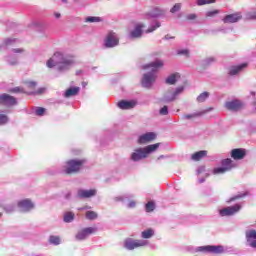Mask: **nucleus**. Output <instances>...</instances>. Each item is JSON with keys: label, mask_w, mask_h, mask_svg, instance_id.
Here are the masks:
<instances>
[{"label": "nucleus", "mask_w": 256, "mask_h": 256, "mask_svg": "<svg viewBox=\"0 0 256 256\" xmlns=\"http://www.w3.org/2000/svg\"><path fill=\"white\" fill-rule=\"evenodd\" d=\"M163 65H164L163 60H156L154 62H151L150 64L143 66V69H150L152 73L144 74L141 82L142 87H146L147 89H149V87H151L153 83H155V79H157V76H155L154 73L157 70L161 69Z\"/></svg>", "instance_id": "nucleus-1"}, {"label": "nucleus", "mask_w": 256, "mask_h": 256, "mask_svg": "<svg viewBox=\"0 0 256 256\" xmlns=\"http://www.w3.org/2000/svg\"><path fill=\"white\" fill-rule=\"evenodd\" d=\"M73 57H65L61 52H56L52 58L47 61V67L50 69L55 67V65H59V71H63V69H67L69 65H73Z\"/></svg>", "instance_id": "nucleus-2"}, {"label": "nucleus", "mask_w": 256, "mask_h": 256, "mask_svg": "<svg viewBox=\"0 0 256 256\" xmlns=\"http://www.w3.org/2000/svg\"><path fill=\"white\" fill-rule=\"evenodd\" d=\"M85 159H70L66 161V164L63 169L64 175H75L79 173L81 169H83V165H85Z\"/></svg>", "instance_id": "nucleus-3"}, {"label": "nucleus", "mask_w": 256, "mask_h": 256, "mask_svg": "<svg viewBox=\"0 0 256 256\" xmlns=\"http://www.w3.org/2000/svg\"><path fill=\"white\" fill-rule=\"evenodd\" d=\"M183 91H185L184 86L177 87L175 91L168 90L167 92H165L162 101H164V103H171L172 101H175L177 99V96L181 95Z\"/></svg>", "instance_id": "nucleus-4"}, {"label": "nucleus", "mask_w": 256, "mask_h": 256, "mask_svg": "<svg viewBox=\"0 0 256 256\" xmlns=\"http://www.w3.org/2000/svg\"><path fill=\"white\" fill-rule=\"evenodd\" d=\"M241 211V204H235L219 210L220 217H232Z\"/></svg>", "instance_id": "nucleus-5"}, {"label": "nucleus", "mask_w": 256, "mask_h": 256, "mask_svg": "<svg viewBox=\"0 0 256 256\" xmlns=\"http://www.w3.org/2000/svg\"><path fill=\"white\" fill-rule=\"evenodd\" d=\"M147 243L143 240H134L131 238H128L124 242V247L128 249L129 251H133V249H137L138 247H145Z\"/></svg>", "instance_id": "nucleus-6"}, {"label": "nucleus", "mask_w": 256, "mask_h": 256, "mask_svg": "<svg viewBox=\"0 0 256 256\" xmlns=\"http://www.w3.org/2000/svg\"><path fill=\"white\" fill-rule=\"evenodd\" d=\"M198 251H204L206 253H213L214 255H219L223 253L225 249L221 245H218V246L207 245V246L199 247Z\"/></svg>", "instance_id": "nucleus-7"}, {"label": "nucleus", "mask_w": 256, "mask_h": 256, "mask_svg": "<svg viewBox=\"0 0 256 256\" xmlns=\"http://www.w3.org/2000/svg\"><path fill=\"white\" fill-rule=\"evenodd\" d=\"M0 105H4V107H13V105H17V99L9 94L0 95Z\"/></svg>", "instance_id": "nucleus-8"}, {"label": "nucleus", "mask_w": 256, "mask_h": 256, "mask_svg": "<svg viewBox=\"0 0 256 256\" xmlns=\"http://www.w3.org/2000/svg\"><path fill=\"white\" fill-rule=\"evenodd\" d=\"M119 45V38L115 32H109L106 39H105V47H117Z\"/></svg>", "instance_id": "nucleus-9"}, {"label": "nucleus", "mask_w": 256, "mask_h": 256, "mask_svg": "<svg viewBox=\"0 0 256 256\" xmlns=\"http://www.w3.org/2000/svg\"><path fill=\"white\" fill-rule=\"evenodd\" d=\"M157 139V134L155 132H148L139 137L138 143L139 145H143L145 143H151V141H155Z\"/></svg>", "instance_id": "nucleus-10"}, {"label": "nucleus", "mask_w": 256, "mask_h": 256, "mask_svg": "<svg viewBox=\"0 0 256 256\" xmlns=\"http://www.w3.org/2000/svg\"><path fill=\"white\" fill-rule=\"evenodd\" d=\"M137 105V101L135 100H121L117 103V107L122 110L134 109Z\"/></svg>", "instance_id": "nucleus-11"}, {"label": "nucleus", "mask_w": 256, "mask_h": 256, "mask_svg": "<svg viewBox=\"0 0 256 256\" xmlns=\"http://www.w3.org/2000/svg\"><path fill=\"white\" fill-rule=\"evenodd\" d=\"M148 155L145 148H138L132 153L131 159L132 161H141V159H146Z\"/></svg>", "instance_id": "nucleus-12"}, {"label": "nucleus", "mask_w": 256, "mask_h": 256, "mask_svg": "<svg viewBox=\"0 0 256 256\" xmlns=\"http://www.w3.org/2000/svg\"><path fill=\"white\" fill-rule=\"evenodd\" d=\"M225 107L228 109V111H241V109H243V103H241L239 100H233L226 102Z\"/></svg>", "instance_id": "nucleus-13"}, {"label": "nucleus", "mask_w": 256, "mask_h": 256, "mask_svg": "<svg viewBox=\"0 0 256 256\" xmlns=\"http://www.w3.org/2000/svg\"><path fill=\"white\" fill-rule=\"evenodd\" d=\"M245 155H247L245 149L236 148L231 151V157L235 161H241V159H245Z\"/></svg>", "instance_id": "nucleus-14"}, {"label": "nucleus", "mask_w": 256, "mask_h": 256, "mask_svg": "<svg viewBox=\"0 0 256 256\" xmlns=\"http://www.w3.org/2000/svg\"><path fill=\"white\" fill-rule=\"evenodd\" d=\"M243 19V16L241 13L237 12L234 14L226 15L223 19L224 23H237V21H241Z\"/></svg>", "instance_id": "nucleus-15"}, {"label": "nucleus", "mask_w": 256, "mask_h": 256, "mask_svg": "<svg viewBox=\"0 0 256 256\" xmlns=\"http://www.w3.org/2000/svg\"><path fill=\"white\" fill-rule=\"evenodd\" d=\"M97 195V190L90 189V190H78V197L80 199H89L91 197H95Z\"/></svg>", "instance_id": "nucleus-16"}, {"label": "nucleus", "mask_w": 256, "mask_h": 256, "mask_svg": "<svg viewBox=\"0 0 256 256\" xmlns=\"http://www.w3.org/2000/svg\"><path fill=\"white\" fill-rule=\"evenodd\" d=\"M145 25L143 24H136L134 30L130 32L131 39H139L143 35V28Z\"/></svg>", "instance_id": "nucleus-17"}, {"label": "nucleus", "mask_w": 256, "mask_h": 256, "mask_svg": "<svg viewBox=\"0 0 256 256\" xmlns=\"http://www.w3.org/2000/svg\"><path fill=\"white\" fill-rule=\"evenodd\" d=\"M246 239L249 242L250 247L256 249V230L247 231Z\"/></svg>", "instance_id": "nucleus-18"}, {"label": "nucleus", "mask_w": 256, "mask_h": 256, "mask_svg": "<svg viewBox=\"0 0 256 256\" xmlns=\"http://www.w3.org/2000/svg\"><path fill=\"white\" fill-rule=\"evenodd\" d=\"M18 207H20V209H22V211H31V209H33V207H35V205L33 204V202H31V200L26 199V200H22L18 203Z\"/></svg>", "instance_id": "nucleus-19"}, {"label": "nucleus", "mask_w": 256, "mask_h": 256, "mask_svg": "<svg viewBox=\"0 0 256 256\" xmlns=\"http://www.w3.org/2000/svg\"><path fill=\"white\" fill-rule=\"evenodd\" d=\"M221 165L227 171H231V169H235V167H237V165L230 158L222 160Z\"/></svg>", "instance_id": "nucleus-20"}, {"label": "nucleus", "mask_w": 256, "mask_h": 256, "mask_svg": "<svg viewBox=\"0 0 256 256\" xmlns=\"http://www.w3.org/2000/svg\"><path fill=\"white\" fill-rule=\"evenodd\" d=\"M79 91V87L68 88L64 93V97H66V99H69V97H75V95H79Z\"/></svg>", "instance_id": "nucleus-21"}, {"label": "nucleus", "mask_w": 256, "mask_h": 256, "mask_svg": "<svg viewBox=\"0 0 256 256\" xmlns=\"http://www.w3.org/2000/svg\"><path fill=\"white\" fill-rule=\"evenodd\" d=\"M247 67V63L240 64L238 66H232L229 71V75H237L240 71H243Z\"/></svg>", "instance_id": "nucleus-22"}, {"label": "nucleus", "mask_w": 256, "mask_h": 256, "mask_svg": "<svg viewBox=\"0 0 256 256\" xmlns=\"http://www.w3.org/2000/svg\"><path fill=\"white\" fill-rule=\"evenodd\" d=\"M204 157H207V151L201 150L192 154L191 159L192 161H201Z\"/></svg>", "instance_id": "nucleus-23"}, {"label": "nucleus", "mask_w": 256, "mask_h": 256, "mask_svg": "<svg viewBox=\"0 0 256 256\" xmlns=\"http://www.w3.org/2000/svg\"><path fill=\"white\" fill-rule=\"evenodd\" d=\"M179 77H181L179 75V73H174V74L168 76L166 79L167 85H175L177 83V79H179Z\"/></svg>", "instance_id": "nucleus-24"}, {"label": "nucleus", "mask_w": 256, "mask_h": 256, "mask_svg": "<svg viewBox=\"0 0 256 256\" xmlns=\"http://www.w3.org/2000/svg\"><path fill=\"white\" fill-rule=\"evenodd\" d=\"M249 195V191L240 192L237 195L231 197L228 203H233V201H239V199H243Z\"/></svg>", "instance_id": "nucleus-25"}, {"label": "nucleus", "mask_w": 256, "mask_h": 256, "mask_svg": "<svg viewBox=\"0 0 256 256\" xmlns=\"http://www.w3.org/2000/svg\"><path fill=\"white\" fill-rule=\"evenodd\" d=\"M144 149L146 153L149 155V153H152V151H157V149H159V143L148 145Z\"/></svg>", "instance_id": "nucleus-26"}, {"label": "nucleus", "mask_w": 256, "mask_h": 256, "mask_svg": "<svg viewBox=\"0 0 256 256\" xmlns=\"http://www.w3.org/2000/svg\"><path fill=\"white\" fill-rule=\"evenodd\" d=\"M97 217H99V215L95 211L86 212V219H88L89 221H94V219H97Z\"/></svg>", "instance_id": "nucleus-27"}, {"label": "nucleus", "mask_w": 256, "mask_h": 256, "mask_svg": "<svg viewBox=\"0 0 256 256\" xmlns=\"http://www.w3.org/2000/svg\"><path fill=\"white\" fill-rule=\"evenodd\" d=\"M73 219H75V214L73 212H67L64 215V222L65 223H71V221H73Z\"/></svg>", "instance_id": "nucleus-28"}, {"label": "nucleus", "mask_w": 256, "mask_h": 256, "mask_svg": "<svg viewBox=\"0 0 256 256\" xmlns=\"http://www.w3.org/2000/svg\"><path fill=\"white\" fill-rule=\"evenodd\" d=\"M49 243H51V245H60L61 238L59 236L52 235L49 237Z\"/></svg>", "instance_id": "nucleus-29"}, {"label": "nucleus", "mask_w": 256, "mask_h": 256, "mask_svg": "<svg viewBox=\"0 0 256 256\" xmlns=\"http://www.w3.org/2000/svg\"><path fill=\"white\" fill-rule=\"evenodd\" d=\"M87 232H85V229H82L81 231H79L76 235V239H78V241H83V239H87Z\"/></svg>", "instance_id": "nucleus-30"}, {"label": "nucleus", "mask_w": 256, "mask_h": 256, "mask_svg": "<svg viewBox=\"0 0 256 256\" xmlns=\"http://www.w3.org/2000/svg\"><path fill=\"white\" fill-rule=\"evenodd\" d=\"M151 237H153V229H148L142 232L143 239H151Z\"/></svg>", "instance_id": "nucleus-31"}, {"label": "nucleus", "mask_w": 256, "mask_h": 256, "mask_svg": "<svg viewBox=\"0 0 256 256\" xmlns=\"http://www.w3.org/2000/svg\"><path fill=\"white\" fill-rule=\"evenodd\" d=\"M209 97V92H203L197 97L199 103H203Z\"/></svg>", "instance_id": "nucleus-32"}, {"label": "nucleus", "mask_w": 256, "mask_h": 256, "mask_svg": "<svg viewBox=\"0 0 256 256\" xmlns=\"http://www.w3.org/2000/svg\"><path fill=\"white\" fill-rule=\"evenodd\" d=\"M26 87H27V89H30V91H35V89L37 87V82L28 81V82H26Z\"/></svg>", "instance_id": "nucleus-33"}, {"label": "nucleus", "mask_w": 256, "mask_h": 256, "mask_svg": "<svg viewBox=\"0 0 256 256\" xmlns=\"http://www.w3.org/2000/svg\"><path fill=\"white\" fill-rule=\"evenodd\" d=\"M146 211L147 213H151V211H155V202H148L146 204Z\"/></svg>", "instance_id": "nucleus-34"}, {"label": "nucleus", "mask_w": 256, "mask_h": 256, "mask_svg": "<svg viewBox=\"0 0 256 256\" xmlns=\"http://www.w3.org/2000/svg\"><path fill=\"white\" fill-rule=\"evenodd\" d=\"M84 231L86 232V235L89 237V235H93L94 233H97V228L88 227V228H84Z\"/></svg>", "instance_id": "nucleus-35"}, {"label": "nucleus", "mask_w": 256, "mask_h": 256, "mask_svg": "<svg viewBox=\"0 0 256 256\" xmlns=\"http://www.w3.org/2000/svg\"><path fill=\"white\" fill-rule=\"evenodd\" d=\"M211 3H215V0H197L198 6L209 5Z\"/></svg>", "instance_id": "nucleus-36"}, {"label": "nucleus", "mask_w": 256, "mask_h": 256, "mask_svg": "<svg viewBox=\"0 0 256 256\" xmlns=\"http://www.w3.org/2000/svg\"><path fill=\"white\" fill-rule=\"evenodd\" d=\"M9 122V117L5 114H0V125H5Z\"/></svg>", "instance_id": "nucleus-37"}, {"label": "nucleus", "mask_w": 256, "mask_h": 256, "mask_svg": "<svg viewBox=\"0 0 256 256\" xmlns=\"http://www.w3.org/2000/svg\"><path fill=\"white\" fill-rule=\"evenodd\" d=\"M214 175H219V173H227V170L222 166V167H218L215 168L213 170Z\"/></svg>", "instance_id": "nucleus-38"}, {"label": "nucleus", "mask_w": 256, "mask_h": 256, "mask_svg": "<svg viewBox=\"0 0 256 256\" xmlns=\"http://www.w3.org/2000/svg\"><path fill=\"white\" fill-rule=\"evenodd\" d=\"M161 27V23L157 22L155 26H152L146 30V33H153L156 29H159Z\"/></svg>", "instance_id": "nucleus-39"}, {"label": "nucleus", "mask_w": 256, "mask_h": 256, "mask_svg": "<svg viewBox=\"0 0 256 256\" xmlns=\"http://www.w3.org/2000/svg\"><path fill=\"white\" fill-rule=\"evenodd\" d=\"M36 115H38V117H43V115H45V108L43 107H38L36 109Z\"/></svg>", "instance_id": "nucleus-40"}, {"label": "nucleus", "mask_w": 256, "mask_h": 256, "mask_svg": "<svg viewBox=\"0 0 256 256\" xmlns=\"http://www.w3.org/2000/svg\"><path fill=\"white\" fill-rule=\"evenodd\" d=\"M86 21H87L88 23H97V22H99V17L90 16V17H87V18H86Z\"/></svg>", "instance_id": "nucleus-41"}, {"label": "nucleus", "mask_w": 256, "mask_h": 256, "mask_svg": "<svg viewBox=\"0 0 256 256\" xmlns=\"http://www.w3.org/2000/svg\"><path fill=\"white\" fill-rule=\"evenodd\" d=\"M45 88H39L38 90L32 91L31 95H43L45 93Z\"/></svg>", "instance_id": "nucleus-42"}, {"label": "nucleus", "mask_w": 256, "mask_h": 256, "mask_svg": "<svg viewBox=\"0 0 256 256\" xmlns=\"http://www.w3.org/2000/svg\"><path fill=\"white\" fill-rule=\"evenodd\" d=\"M160 115H169V108L167 106H164L159 111Z\"/></svg>", "instance_id": "nucleus-43"}, {"label": "nucleus", "mask_w": 256, "mask_h": 256, "mask_svg": "<svg viewBox=\"0 0 256 256\" xmlns=\"http://www.w3.org/2000/svg\"><path fill=\"white\" fill-rule=\"evenodd\" d=\"M180 9H181V4H175V5L171 8L170 12H172V13H177V11H179Z\"/></svg>", "instance_id": "nucleus-44"}, {"label": "nucleus", "mask_w": 256, "mask_h": 256, "mask_svg": "<svg viewBox=\"0 0 256 256\" xmlns=\"http://www.w3.org/2000/svg\"><path fill=\"white\" fill-rule=\"evenodd\" d=\"M177 55H185L186 57H189V50L187 49L178 50Z\"/></svg>", "instance_id": "nucleus-45"}, {"label": "nucleus", "mask_w": 256, "mask_h": 256, "mask_svg": "<svg viewBox=\"0 0 256 256\" xmlns=\"http://www.w3.org/2000/svg\"><path fill=\"white\" fill-rule=\"evenodd\" d=\"M219 13V10L208 11L206 17H213Z\"/></svg>", "instance_id": "nucleus-46"}, {"label": "nucleus", "mask_w": 256, "mask_h": 256, "mask_svg": "<svg viewBox=\"0 0 256 256\" xmlns=\"http://www.w3.org/2000/svg\"><path fill=\"white\" fill-rule=\"evenodd\" d=\"M186 19H187V21H193V20L197 19V15L189 14L186 16Z\"/></svg>", "instance_id": "nucleus-47"}, {"label": "nucleus", "mask_w": 256, "mask_h": 256, "mask_svg": "<svg viewBox=\"0 0 256 256\" xmlns=\"http://www.w3.org/2000/svg\"><path fill=\"white\" fill-rule=\"evenodd\" d=\"M12 43H15V38H8L5 40V45H11Z\"/></svg>", "instance_id": "nucleus-48"}, {"label": "nucleus", "mask_w": 256, "mask_h": 256, "mask_svg": "<svg viewBox=\"0 0 256 256\" xmlns=\"http://www.w3.org/2000/svg\"><path fill=\"white\" fill-rule=\"evenodd\" d=\"M14 53H23V49L21 48H17V49H13Z\"/></svg>", "instance_id": "nucleus-49"}, {"label": "nucleus", "mask_w": 256, "mask_h": 256, "mask_svg": "<svg viewBox=\"0 0 256 256\" xmlns=\"http://www.w3.org/2000/svg\"><path fill=\"white\" fill-rule=\"evenodd\" d=\"M135 205H136L135 201H131L129 202L128 207L133 208L135 207Z\"/></svg>", "instance_id": "nucleus-50"}, {"label": "nucleus", "mask_w": 256, "mask_h": 256, "mask_svg": "<svg viewBox=\"0 0 256 256\" xmlns=\"http://www.w3.org/2000/svg\"><path fill=\"white\" fill-rule=\"evenodd\" d=\"M54 16L56 17V19H59V18H61V13L55 12V13H54Z\"/></svg>", "instance_id": "nucleus-51"}, {"label": "nucleus", "mask_w": 256, "mask_h": 256, "mask_svg": "<svg viewBox=\"0 0 256 256\" xmlns=\"http://www.w3.org/2000/svg\"><path fill=\"white\" fill-rule=\"evenodd\" d=\"M20 89L19 88H14L11 90L12 93H19Z\"/></svg>", "instance_id": "nucleus-52"}, {"label": "nucleus", "mask_w": 256, "mask_h": 256, "mask_svg": "<svg viewBox=\"0 0 256 256\" xmlns=\"http://www.w3.org/2000/svg\"><path fill=\"white\" fill-rule=\"evenodd\" d=\"M249 19H256L255 13H254L253 15H250V16H249Z\"/></svg>", "instance_id": "nucleus-53"}, {"label": "nucleus", "mask_w": 256, "mask_h": 256, "mask_svg": "<svg viewBox=\"0 0 256 256\" xmlns=\"http://www.w3.org/2000/svg\"><path fill=\"white\" fill-rule=\"evenodd\" d=\"M115 201H123V198L122 197H116Z\"/></svg>", "instance_id": "nucleus-54"}, {"label": "nucleus", "mask_w": 256, "mask_h": 256, "mask_svg": "<svg viewBox=\"0 0 256 256\" xmlns=\"http://www.w3.org/2000/svg\"><path fill=\"white\" fill-rule=\"evenodd\" d=\"M165 39H175V37H169V35H166Z\"/></svg>", "instance_id": "nucleus-55"}, {"label": "nucleus", "mask_w": 256, "mask_h": 256, "mask_svg": "<svg viewBox=\"0 0 256 256\" xmlns=\"http://www.w3.org/2000/svg\"><path fill=\"white\" fill-rule=\"evenodd\" d=\"M186 119H191V115H186Z\"/></svg>", "instance_id": "nucleus-56"}, {"label": "nucleus", "mask_w": 256, "mask_h": 256, "mask_svg": "<svg viewBox=\"0 0 256 256\" xmlns=\"http://www.w3.org/2000/svg\"><path fill=\"white\" fill-rule=\"evenodd\" d=\"M3 217V213L0 212V218Z\"/></svg>", "instance_id": "nucleus-57"}]
</instances>
